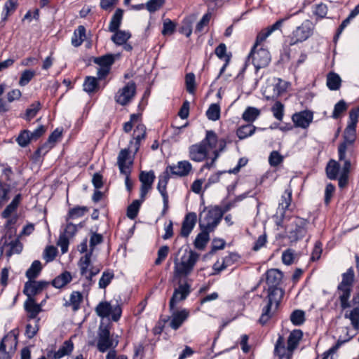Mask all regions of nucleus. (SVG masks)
Masks as SVG:
<instances>
[{
	"instance_id": "obj_1",
	"label": "nucleus",
	"mask_w": 359,
	"mask_h": 359,
	"mask_svg": "<svg viewBox=\"0 0 359 359\" xmlns=\"http://www.w3.org/2000/svg\"><path fill=\"white\" fill-rule=\"evenodd\" d=\"M217 135L212 130H207L205 137L199 143L189 147V157L195 162H201L207 158L208 150L216 148Z\"/></svg>"
},
{
	"instance_id": "obj_2",
	"label": "nucleus",
	"mask_w": 359,
	"mask_h": 359,
	"mask_svg": "<svg viewBox=\"0 0 359 359\" xmlns=\"http://www.w3.org/2000/svg\"><path fill=\"white\" fill-rule=\"evenodd\" d=\"M199 255L191 250L185 249L184 255L174 260V276L176 278L186 277L191 274L195 264L198 260Z\"/></svg>"
},
{
	"instance_id": "obj_3",
	"label": "nucleus",
	"mask_w": 359,
	"mask_h": 359,
	"mask_svg": "<svg viewBox=\"0 0 359 359\" xmlns=\"http://www.w3.org/2000/svg\"><path fill=\"white\" fill-rule=\"evenodd\" d=\"M303 333L300 330H293L287 339V346H285V340L282 336H279L275 345V353L280 359H290L293 351L297 347L299 341L302 338Z\"/></svg>"
},
{
	"instance_id": "obj_4",
	"label": "nucleus",
	"mask_w": 359,
	"mask_h": 359,
	"mask_svg": "<svg viewBox=\"0 0 359 359\" xmlns=\"http://www.w3.org/2000/svg\"><path fill=\"white\" fill-rule=\"evenodd\" d=\"M222 218L221 208L215 206L200 214L199 226L201 230L212 231Z\"/></svg>"
},
{
	"instance_id": "obj_5",
	"label": "nucleus",
	"mask_w": 359,
	"mask_h": 359,
	"mask_svg": "<svg viewBox=\"0 0 359 359\" xmlns=\"http://www.w3.org/2000/svg\"><path fill=\"white\" fill-rule=\"evenodd\" d=\"M309 222L301 217L294 218L287 229V236L291 243H296L305 236Z\"/></svg>"
},
{
	"instance_id": "obj_6",
	"label": "nucleus",
	"mask_w": 359,
	"mask_h": 359,
	"mask_svg": "<svg viewBox=\"0 0 359 359\" xmlns=\"http://www.w3.org/2000/svg\"><path fill=\"white\" fill-rule=\"evenodd\" d=\"M118 341H114L110 334L109 327L101 324L97 330V348L102 353L117 346Z\"/></svg>"
},
{
	"instance_id": "obj_7",
	"label": "nucleus",
	"mask_w": 359,
	"mask_h": 359,
	"mask_svg": "<svg viewBox=\"0 0 359 359\" xmlns=\"http://www.w3.org/2000/svg\"><path fill=\"white\" fill-rule=\"evenodd\" d=\"M313 26L312 22L306 20L301 25L296 27L290 36V45L293 46L307 40L312 34Z\"/></svg>"
},
{
	"instance_id": "obj_8",
	"label": "nucleus",
	"mask_w": 359,
	"mask_h": 359,
	"mask_svg": "<svg viewBox=\"0 0 359 359\" xmlns=\"http://www.w3.org/2000/svg\"><path fill=\"white\" fill-rule=\"evenodd\" d=\"M250 59H252L256 71H258L259 69L268 66L271 61V55L267 49L254 46L248 56V60Z\"/></svg>"
},
{
	"instance_id": "obj_9",
	"label": "nucleus",
	"mask_w": 359,
	"mask_h": 359,
	"mask_svg": "<svg viewBox=\"0 0 359 359\" xmlns=\"http://www.w3.org/2000/svg\"><path fill=\"white\" fill-rule=\"evenodd\" d=\"M95 310L98 316L104 318L111 316V320L115 322L120 319L122 313L120 305L117 304L115 306H112L108 302H100Z\"/></svg>"
},
{
	"instance_id": "obj_10",
	"label": "nucleus",
	"mask_w": 359,
	"mask_h": 359,
	"mask_svg": "<svg viewBox=\"0 0 359 359\" xmlns=\"http://www.w3.org/2000/svg\"><path fill=\"white\" fill-rule=\"evenodd\" d=\"M136 85L133 81L128 82L124 87L119 89L115 95V101L122 105L128 104L135 95Z\"/></svg>"
},
{
	"instance_id": "obj_11",
	"label": "nucleus",
	"mask_w": 359,
	"mask_h": 359,
	"mask_svg": "<svg viewBox=\"0 0 359 359\" xmlns=\"http://www.w3.org/2000/svg\"><path fill=\"white\" fill-rule=\"evenodd\" d=\"M133 161L134 155H130L129 149H121L117 157V165L121 173L123 175H130Z\"/></svg>"
},
{
	"instance_id": "obj_12",
	"label": "nucleus",
	"mask_w": 359,
	"mask_h": 359,
	"mask_svg": "<svg viewBox=\"0 0 359 359\" xmlns=\"http://www.w3.org/2000/svg\"><path fill=\"white\" fill-rule=\"evenodd\" d=\"M191 292V285L187 283H180L175 288L169 302L170 310H174L176 304L184 300Z\"/></svg>"
},
{
	"instance_id": "obj_13",
	"label": "nucleus",
	"mask_w": 359,
	"mask_h": 359,
	"mask_svg": "<svg viewBox=\"0 0 359 359\" xmlns=\"http://www.w3.org/2000/svg\"><path fill=\"white\" fill-rule=\"evenodd\" d=\"M155 177L153 170L149 172L142 171L140 173L139 178L141 182L140 198L142 201H144L147 194L151 189Z\"/></svg>"
},
{
	"instance_id": "obj_14",
	"label": "nucleus",
	"mask_w": 359,
	"mask_h": 359,
	"mask_svg": "<svg viewBox=\"0 0 359 359\" xmlns=\"http://www.w3.org/2000/svg\"><path fill=\"white\" fill-rule=\"evenodd\" d=\"M48 285L49 283L45 280H29L25 283L23 293L27 295V298H34L35 295L41 293L46 288Z\"/></svg>"
},
{
	"instance_id": "obj_15",
	"label": "nucleus",
	"mask_w": 359,
	"mask_h": 359,
	"mask_svg": "<svg viewBox=\"0 0 359 359\" xmlns=\"http://www.w3.org/2000/svg\"><path fill=\"white\" fill-rule=\"evenodd\" d=\"M355 126H347L344 130V142L338 148L339 158L342 161L345 158L347 144H351L355 140Z\"/></svg>"
},
{
	"instance_id": "obj_16",
	"label": "nucleus",
	"mask_w": 359,
	"mask_h": 359,
	"mask_svg": "<svg viewBox=\"0 0 359 359\" xmlns=\"http://www.w3.org/2000/svg\"><path fill=\"white\" fill-rule=\"evenodd\" d=\"M191 169L192 165L188 161H182L178 162L176 165H168L165 170L174 175L184 177L188 175Z\"/></svg>"
},
{
	"instance_id": "obj_17",
	"label": "nucleus",
	"mask_w": 359,
	"mask_h": 359,
	"mask_svg": "<svg viewBox=\"0 0 359 359\" xmlns=\"http://www.w3.org/2000/svg\"><path fill=\"white\" fill-rule=\"evenodd\" d=\"M197 221V215L195 212H191L185 215L182 224L180 234L183 237H188L195 226Z\"/></svg>"
},
{
	"instance_id": "obj_18",
	"label": "nucleus",
	"mask_w": 359,
	"mask_h": 359,
	"mask_svg": "<svg viewBox=\"0 0 359 359\" xmlns=\"http://www.w3.org/2000/svg\"><path fill=\"white\" fill-rule=\"evenodd\" d=\"M172 315L170 320V326L172 329L176 330H177L183 323L187 319L189 316V311L186 309H182L181 311L177 310H171Z\"/></svg>"
},
{
	"instance_id": "obj_19",
	"label": "nucleus",
	"mask_w": 359,
	"mask_h": 359,
	"mask_svg": "<svg viewBox=\"0 0 359 359\" xmlns=\"http://www.w3.org/2000/svg\"><path fill=\"white\" fill-rule=\"evenodd\" d=\"M313 120V114L309 111H304L292 116V121L295 125L302 128H307Z\"/></svg>"
},
{
	"instance_id": "obj_20",
	"label": "nucleus",
	"mask_w": 359,
	"mask_h": 359,
	"mask_svg": "<svg viewBox=\"0 0 359 359\" xmlns=\"http://www.w3.org/2000/svg\"><path fill=\"white\" fill-rule=\"evenodd\" d=\"M337 290L339 292V299L340 301V306L344 310L351 306L349 302L352 288L346 286H337Z\"/></svg>"
},
{
	"instance_id": "obj_21",
	"label": "nucleus",
	"mask_w": 359,
	"mask_h": 359,
	"mask_svg": "<svg viewBox=\"0 0 359 359\" xmlns=\"http://www.w3.org/2000/svg\"><path fill=\"white\" fill-rule=\"evenodd\" d=\"M283 273L276 269H271L266 271V279L269 287H277L283 278Z\"/></svg>"
},
{
	"instance_id": "obj_22",
	"label": "nucleus",
	"mask_w": 359,
	"mask_h": 359,
	"mask_svg": "<svg viewBox=\"0 0 359 359\" xmlns=\"http://www.w3.org/2000/svg\"><path fill=\"white\" fill-rule=\"evenodd\" d=\"M283 295V292L280 288L278 287H269L267 302L274 306V310L277 309Z\"/></svg>"
},
{
	"instance_id": "obj_23",
	"label": "nucleus",
	"mask_w": 359,
	"mask_h": 359,
	"mask_svg": "<svg viewBox=\"0 0 359 359\" xmlns=\"http://www.w3.org/2000/svg\"><path fill=\"white\" fill-rule=\"evenodd\" d=\"M83 295L79 291H74L71 293L69 300L65 303V306H71L73 311H77L83 302Z\"/></svg>"
},
{
	"instance_id": "obj_24",
	"label": "nucleus",
	"mask_w": 359,
	"mask_h": 359,
	"mask_svg": "<svg viewBox=\"0 0 359 359\" xmlns=\"http://www.w3.org/2000/svg\"><path fill=\"white\" fill-rule=\"evenodd\" d=\"M25 309L31 318H34L41 312V306L36 303L34 298H27L25 302Z\"/></svg>"
},
{
	"instance_id": "obj_25",
	"label": "nucleus",
	"mask_w": 359,
	"mask_h": 359,
	"mask_svg": "<svg viewBox=\"0 0 359 359\" xmlns=\"http://www.w3.org/2000/svg\"><path fill=\"white\" fill-rule=\"evenodd\" d=\"M74 344L71 340L65 341L58 351L53 353L52 359H60L66 355L72 353Z\"/></svg>"
},
{
	"instance_id": "obj_26",
	"label": "nucleus",
	"mask_w": 359,
	"mask_h": 359,
	"mask_svg": "<svg viewBox=\"0 0 359 359\" xmlns=\"http://www.w3.org/2000/svg\"><path fill=\"white\" fill-rule=\"evenodd\" d=\"M123 15V10L121 8H117L116 10L115 13H114V15L111 19L110 23H109V32H116V30L118 29V28L121 24Z\"/></svg>"
},
{
	"instance_id": "obj_27",
	"label": "nucleus",
	"mask_w": 359,
	"mask_h": 359,
	"mask_svg": "<svg viewBox=\"0 0 359 359\" xmlns=\"http://www.w3.org/2000/svg\"><path fill=\"white\" fill-rule=\"evenodd\" d=\"M134 139L135 140V151L134 155L137 152L140 142L146 137V127L143 124H139L133 132Z\"/></svg>"
},
{
	"instance_id": "obj_28",
	"label": "nucleus",
	"mask_w": 359,
	"mask_h": 359,
	"mask_svg": "<svg viewBox=\"0 0 359 359\" xmlns=\"http://www.w3.org/2000/svg\"><path fill=\"white\" fill-rule=\"evenodd\" d=\"M62 131L59 129H55L49 136L48 142L44 144L43 146L39 147L36 151V154L38 155H41V154H46L48 151V149L50 148L48 146V144H51L53 142H55L61 136Z\"/></svg>"
},
{
	"instance_id": "obj_29",
	"label": "nucleus",
	"mask_w": 359,
	"mask_h": 359,
	"mask_svg": "<svg viewBox=\"0 0 359 359\" xmlns=\"http://www.w3.org/2000/svg\"><path fill=\"white\" fill-rule=\"evenodd\" d=\"M91 256L92 252H89L80 258L78 262V265L80 269V273L81 276H87V274L89 273Z\"/></svg>"
},
{
	"instance_id": "obj_30",
	"label": "nucleus",
	"mask_w": 359,
	"mask_h": 359,
	"mask_svg": "<svg viewBox=\"0 0 359 359\" xmlns=\"http://www.w3.org/2000/svg\"><path fill=\"white\" fill-rule=\"evenodd\" d=\"M86 39V28L83 25H80L74 30V35L72 38V44L74 47L81 46Z\"/></svg>"
},
{
	"instance_id": "obj_31",
	"label": "nucleus",
	"mask_w": 359,
	"mask_h": 359,
	"mask_svg": "<svg viewBox=\"0 0 359 359\" xmlns=\"http://www.w3.org/2000/svg\"><path fill=\"white\" fill-rule=\"evenodd\" d=\"M257 128L252 124H246L240 126L236 130V135L240 140L245 139L252 136L256 131Z\"/></svg>"
},
{
	"instance_id": "obj_32",
	"label": "nucleus",
	"mask_w": 359,
	"mask_h": 359,
	"mask_svg": "<svg viewBox=\"0 0 359 359\" xmlns=\"http://www.w3.org/2000/svg\"><path fill=\"white\" fill-rule=\"evenodd\" d=\"M72 275L69 271H65L52 281V285L56 288H62L72 280Z\"/></svg>"
},
{
	"instance_id": "obj_33",
	"label": "nucleus",
	"mask_w": 359,
	"mask_h": 359,
	"mask_svg": "<svg viewBox=\"0 0 359 359\" xmlns=\"http://www.w3.org/2000/svg\"><path fill=\"white\" fill-rule=\"evenodd\" d=\"M4 245L10 247V250L7 252L8 257H11L13 254H19L22 250V245L18 238L8 241V239L6 237Z\"/></svg>"
},
{
	"instance_id": "obj_34",
	"label": "nucleus",
	"mask_w": 359,
	"mask_h": 359,
	"mask_svg": "<svg viewBox=\"0 0 359 359\" xmlns=\"http://www.w3.org/2000/svg\"><path fill=\"white\" fill-rule=\"evenodd\" d=\"M42 270V265L40 261L35 260L31 266L26 271V277L29 280H34L38 277Z\"/></svg>"
},
{
	"instance_id": "obj_35",
	"label": "nucleus",
	"mask_w": 359,
	"mask_h": 359,
	"mask_svg": "<svg viewBox=\"0 0 359 359\" xmlns=\"http://www.w3.org/2000/svg\"><path fill=\"white\" fill-rule=\"evenodd\" d=\"M21 198V194H17L15 196L11 203L3 211L2 217L4 218H9L11 214L13 213L17 210L20 203Z\"/></svg>"
},
{
	"instance_id": "obj_36",
	"label": "nucleus",
	"mask_w": 359,
	"mask_h": 359,
	"mask_svg": "<svg viewBox=\"0 0 359 359\" xmlns=\"http://www.w3.org/2000/svg\"><path fill=\"white\" fill-rule=\"evenodd\" d=\"M114 34L111 36V41L116 43V45H123L127 42V41L130 38L131 34L128 32L123 31V30H116L114 32Z\"/></svg>"
},
{
	"instance_id": "obj_37",
	"label": "nucleus",
	"mask_w": 359,
	"mask_h": 359,
	"mask_svg": "<svg viewBox=\"0 0 359 359\" xmlns=\"http://www.w3.org/2000/svg\"><path fill=\"white\" fill-rule=\"evenodd\" d=\"M340 76L334 72H330L327 76V86L331 90H337L341 86Z\"/></svg>"
},
{
	"instance_id": "obj_38",
	"label": "nucleus",
	"mask_w": 359,
	"mask_h": 359,
	"mask_svg": "<svg viewBox=\"0 0 359 359\" xmlns=\"http://www.w3.org/2000/svg\"><path fill=\"white\" fill-rule=\"evenodd\" d=\"M209 232L210 231L208 230H202V231L197 235L194 241V245L197 249H204L210 239Z\"/></svg>"
},
{
	"instance_id": "obj_39",
	"label": "nucleus",
	"mask_w": 359,
	"mask_h": 359,
	"mask_svg": "<svg viewBox=\"0 0 359 359\" xmlns=\"http://www.w3.org/2000/svg\"><path fill=\"white\" fill-rule=\"evenodd\" d=\"M88 208L86 206H76L73 208L69 209L67 215V222L69 219H75L83 217L87 212Z\"/></svg>"
},
{
	"instance_id": "obj_40",
	"label": "nucleus",
	"mask_w": 359,
	"mask_h": 359,
	"mask_svg": "<svg viewBox=\"0 0 359 359\" xmlns=\"http://www.w3.org/2000/svg\"><path fill=\"white\" fill-rule=\"evenodd\" d=\"M114 55L112 54H107L101 57H95L93 62L100 67H108L111 69V66L114 62Z\"/></svg>"
},
{
	"instance_id": "obj_41",
	"label": "nucleus",
	"mask_w": 359,
	"mask_h": 359,
	"mask_svg": "<svg viewBox=\"0 0 359 359\" xmlns=\"http://www.w3.org/2000/svg\"><path fill=\"white\" fill-rule=\"evenodd\" d=\"M344 317L351 320V325L355 329L359 328V308L358 306H355L349 311H346Z\"/></svg>"
},
{
	"instance_id": "obj_42",
	"label": "nucleus",
	"mask_w": 359,
	"mask_h": 359,
	"mask_svg": "<svg viewBox=\"0 0 359 359\" xmlns=\"http://www.w3.org/2000/svg\"><path fill=\"white\" fill-rule=\"evenodd\" d=\"M260 115V110L253 107H248L246 108L245 111L243 112L242 115V118L244 121L247 122H253L255 121L258 116Z\"/></svg>"
},
{
	"instance_id": "obj_43",
	"label": "nucleus",
	"mask_w": 359,
	"mask_h": 359,
	"mask_svg": "<svg viewBox=\"0 0 359 359\" xmlns=\"http://www.w3.org/2000/svg\"><path fill=\"white\" fill-rule=\"evenodd\" d=\"M236 255L235 254H233V253L229 254L227 256L224 257L222 259V262L221 265H219V261H217L215 264V265H214L215 270L221 271L225 269L226 267H228L229 266H231L233 263L234 260L236 259Z\"/></svg>"
},
{
	"instance_id": "obj_44",
	"label": "nucleus",
	"mask_w": 359,
	"mask_h": 359,
	"mask_svg": "<svg viewBox=\"0 0 359 359\" xmlns=\"http://www.w3.org/2000/svg\"><path fill=\"white\" fill-rule=\"evenodd\" d=\"M354 282V271L352 267H350L346 273L342 274V280L338 285L346 286L352 288Z\"/></svg>"
},
{
	"instance_id": "obj_45",
	"label": "nucleus",
	"mask_w": 359,
	"mask_h": 359,
	"mask_svg": "<svg viewBox=\"0 0 359 359\" xmlns=\"http://www.w3.org/2000/svg\"><path fill=\"white\" fill-rule=\"evenodd\" d=\"M339 170V163L334 160H330L326 167L327 177L330 180H335L337 177Z\"/></svg>"
},
{
	"instance_id": "obj_46",
	"label": "nucleus",
	"mask_w": 359,
	"mask_h": 359,
	"mask_svg": "<svg viewBox=\"0 0 359 359\" xmlns=\"http://www.w3.org/2000/svg\"><path fill=\"white\" fill-rule=\"evenodd\" d=\"M114 278V274L112 271H104L99 280V287L101 289H105L110 284Z\"/></svg>"
},
{
	"instance_id": "obj_47",
	"label": "nucleus",
	"mask_w": 359,
	"mask_h": 359,
	"mask_svg": "<svg viewBox=\"0 0 359 359\" xmlns=\"http://www.w3.org/2000/svg\"><path fill=\"white\" fill-rule=\"evenodd\" d=\"M209 120L217 121L220 118V107L218 104H212L206 111Z\"/></svg>"
},
{
	"instance_id": "obj_48",
	"label": "nucleus",
	"mask_w": 359,
	"mask_h": 359,
	"mask_svg": "<svg viewBox=\"0 0 359 359\" xmlns=\"http://www.w3.org/2000/svg\"><path fill=\"white\" fill-rule=\"evenodd\" d=\"M290 320L293 325L299 326L305 321V313L302 310H294L290 315Z\"/></svg>"
},
{
	"instance_id": "obj_49",
	"label": "nucleus",
	"mask_w": 359,
	"mask_h": 359,
	"mask_svg": "<svg viewBox=\"0 0 359 359\" xmlns=\"http://www.w3.org/2000/svg\"><path fill=\"white\" fill-rule=\"evenodd\" d=\"M98 87V83L97 79L93 76H87L84 83H83V90L87 93H93L95 91V90Z\"/></svg>"
},
{
	"instance_id": "obj_50",
	"label": "nucleus",
	"mask_w": 359,
	"mask_h": 359,
	"mask_svg": "<svg viewBox=\"0 0 359 359\" xmlns=\"http://www.w3.org/2000/svg\"><path fill=\"white\" fill-rule=\"evenodd\" d=\"M142 202L141 199L135 200L128 207L127 216L130 219H133L137 217Z\"/></svg>"
},
{
	"instance_id": "obj_51",
	"label": "nucleus",
	"mask_w": 359,
	"mask_h": 359,
	"mask_svg": "<svg viewBox=\"0 0 359 359\" xmlns=\"http://www.w3.org/2000/svg\"><path fill=\"white\" fill-rule=\"evenodd\" d=\"M35 72L31 69H26L21 74L19 80V85L20 86H25L29 83V82L34 77Z\"/></svg>"
},
{
	"instance_id": "obj_52",
	"label": "nucleus",
	"mask_w": 359,
	"mask_h": 359,
	"mask_svg": "<svg viewBox=\"0 0 359 359\" xmlns=\"http://www.w3.org/2000/svg\"><path fill=\"white\" fill-rule=\"evenodd\" d=\"M169 173L165 170L162 175L159 176L157 189L161 193L166 192V187L169 180Z\"/></svg>"
},
{
	"instance_id": "obj_53",
	"label": "nucleus",
	"mask_w": 359,
	"mask_h": 359,
	"mask_svg": "<svg viewBox=\"0 0 359 359\" xmlns=\"http://www.w3.org/2000/svg\"><path fill=\"white\" fill-rule=\"evenodd\" d=\"M274 309V306L267 302L262 311V316L259 318V323L262 325L266 324L271 317V309Z\"/></svg>"
},
{
	"instance_id": "obj_54",
	"label": "nucleus",
	"mask_w": 359,
	"mask_h": 359,
	"mask_svg": "<svg viewBox=\"0 0 359 359\" xmlns=\"http://www.w3.org/2000/svg\"><path fill=\"white\" fill-rule=\"evenodd\" d=\"M31 140L30 132L25 130L20 133L16 141L20 146L25 147L28 145Z\"/></svg>"
},
{
	"instance_id": "obj_55",
	"label": "nucleus",
	"mask_w": 359,
	"mask_h": 359,
	"mask_svg": "<svg viewBox=\"0 0 359 359\" xmlns=\"http://www.w3.org/2000/svg\"><path fill=\"white\" fill-rule=\"evenodd\" d=\"M273 116L278 121H282L283 117L284 106L283 104L277 101L271 107Z\"/></svg>"
},
{
	"instance_id": "obj_56",
	"label": "nucleus",
	"mask_w": 359,
	"mask_h": 359,
	"mask_svg": "<svg viewBox=\"0 0 359 359\" xmlns=\"http://www.w3.org/2000/svg\"><path fill=\"white\" fill-rule=\"evenodd\" d=\"M186 88L188 93L193 94L195 92V75L189 73L185 76Z\"/></svg>"
},
{
	"instance_id": "obj_57",
	"label": "nucleus",
	"mask_w": 359,
	"mask_h": 359,
	"mask_svg": "<svg viewBox=\"0 0 359 359\" xmlns=\"http://www.w3.org/2000/svg\"><path fill=\"white\" fill-rule=\"evenodd\" d=\"M283 161V156L277 151H273L269 157V162L271 166L276 167L280 165Z\"/></svg>"
},
{
	"instance_id": "obj_58",
	"label": "nucleus",
	"mask_w": 359,
	"mask_h": 359,
	"mask_svg": "<svg viewBox=\"0 0 359 359\" xmlns=\"http://www.w3.org/2000/svg\"><path fill=\"white\" fill-rule=\"evenodd\" d=\"M164 3L165 0H149L145 6L150 13H154L160 9Z\"/></svg>"
},
{
	"instance_id": "obj_59",
	"label": "nucleus",
	"mask_w": 359,
	"mask_h": 359,
	"mask_svg": "<svg viewBox=\"0 0 359 359\" xmlns=\"http://www.w3.org/2000/svg\"><path fill=\"white\" fill-rule=\"evenodd\" d=\"M346 109V103L343 100H340L334 105L332 117L334 118H338L341 114L345 111Z\"/></svg>"
},
{
	"instance_id": "obj_60",
	"label": "nucleus",
	"mask_w": 359,
	"mask_h": 359,
	"mask_svg": "<svg viewBox=\"0 0 359 359\" xmlns=\"http://www.w3.org/2000/svg\"><path fill=\"white\" fill-rule=\"evenodd\" d=\"M175 29V24L172 22L170 19H166L163 22L162 34L165 35H171L173 34Z\"/></svg>"
},
{
	"instance_id": "obj_61",
	"label": "nucleus",
	"mask_w": 359,
	"mask_h": 359,
	"mask_svg": "<svg viewBox=\"0 0 359 359\" xmlns=\"http://www.w3.org/2000/svg\"><path fill=\"white\" fill-rule=\"evenodd\" d=\"M18 6V1L17 0H8L4 5V9L6 11L5 16L3 20H6L7 17L14 12Z\"/></svg>"
},
{
	"instance_id": "obj_62",
	"label": "nucleus",
	"mask_w": 359,
	"mask_h": 359,
	"mask_svg": "<svg viewBox=\"0 0 359 359\" xmlns=\"http://www.w3.org/2000/svg\"><path fill=\"white\" fill-rule=\"evenodd\" d=\"M41 109V103L39 102H35L32 103L30 107L26 110V116L28 120L34 118L39 110Z\"/></svg>"
},
{
	"instance_id": "obj_63",
	"label": "nucleus",
	"mask_w": 359,
	"mask_h": 359,
	"mask_svg": "<svg viewBox=\"0 0 359 359\" xmlns=\"http://www.w3.org/2000/svg\"><path fill=\"white\" fill-rule=\"evenodd\" d=\"M57 255V250L53 246H48L43 252V259L47 262L53 261Z\"/></svg>"
},
{
	"instance_id": "obj_64",
	"label": "nucleus",
	"mask_w": 359,
	"mask_h": 359,
	"mask_svg": "<svg viewBox=\"0 0 359 359\" xmlns=\"http://www.w3.org/2000/svg\"><path fill=\"white\" fill-rule=\"evenodd\" d=\"M169 252V248L167 245L161 247L158 250V257L155 261L156 265H159L167 257Z\"/></svg>"
}]
</instances>
